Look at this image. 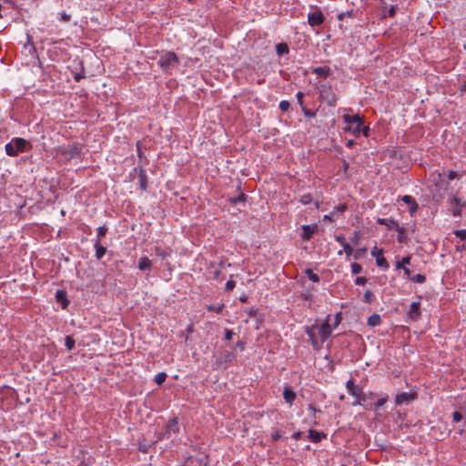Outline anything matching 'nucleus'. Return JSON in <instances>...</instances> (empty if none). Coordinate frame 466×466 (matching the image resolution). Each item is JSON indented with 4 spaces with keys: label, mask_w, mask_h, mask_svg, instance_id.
Here are the masks:
<instances>
[{
    "label": "nucleus",
    "mask_w": 466,
    "mask_h": 466,
    "mask_svg": "<svg viewBox=\"0 0 466 466\" xmlns=\"http://www.w3.org/2000/svg\"><path fill=\"white\" fill-rule=\"evenodd\" d=\"M453 201L456 204V207L452 208L451 213L455 218H459L461 216V208L460 207L459 201L456 198H453Z\"/></svg>",
    "instance_id": "nucleus-29"
},
{
    "label": "nucleus",
    "mask_w": 466,
    "mask_h": 466,
    "mask_svg": "<svg viewBox=\"0 0 466 466\" xmlns=\"http://www.w3.org/2000/svg\"><path fill=\"white\" fill-rule=\"evenodd\" d=\"M234 335V332L231 329H226L225 331V339L230 340Z\"/></svg>",
    "instance_id": "nucleus-63"
},
{
    "label": "nucleus",
    "mask_w": 466,
    "mask_h": 466,
    "mask_svg": "<svg viewBox=\"0 0 466 466\" xmlns=\"http://www.w3.org/2000/svg\"><path fill=\"white\" fill-rule=\"evenodd\" d=\"M341 319H342V317H341V312H339L335 315V318H334V322L333 324L331 325L332 328H337L340 322H341Z\"/></svg>",
    "instance_id": "nucleus-46"
},
{
    "label": "nucleus",
    "mask_w": 466,
    "mask_h": 466,
    "mask_svg": "<svg viewBox=\"0 0 466 466\" xmlns=\"http://www.w3.org/2000/svg\"><path fill=\"white\" fill-rule=\"evenodd\" d=\"M346 389L348 392L356 399H360L362 396L363 389L360 386L356 385L352 379L346 382Z\"/></svg>",
    "instance_id": "nucleus-12"
},
{
    "label": "nucleus",
    "mask_w": 466,
    "mask_h": 466,
    "mask_svg": "<svg viewBox=\"0 0 466 466\" xmlns=\"http://www.w3.org/2000/svg\"><path fill=\"white\" fill-rule=\"evenodd\" d=\"M296 96H297L298 103L299 104V106L301 107L304 106V102H303L304 94L302 92L299 91L297 93Z\"/></svg>",
    "instance_id": "nucleus-58"
},
{
    "label": "nucleus",
    "mask_w": 466,
    "mask_h": 466,
    "mask_svg": "<svg viewBox=\"0 0 466 466\" xmlns=\"http://www.w3.org/2000/svg\"><path fill=\"white\" fill-rule=\"evenodd\" d=\"M351 273L353 275L360 274L362 271V267L360 264L354 262L351 264Z\"/></svg>",
    "instance_id": "nucleus-37"
},
{
    "label": "nucleus",
    "mask_w": 466,
    "mask_h": 466,
    "mask_svg": "<svg viewBox=\"0 0 466 466\" xmlns=\"http://www.w3.org/2000/svg\"><path fill=\"white\" fill-rule=\"evenodd\" d=\"M395 230L398 232V236H397L398 242L400 243V244H407L409 238H408L405 228L401 227V226H400L398 224V226L395 228Z\"/></svg>",
    "instance_id": "nucleus-16"
},
{
    "label": "nucleus",
    "mask_w": 466,
    "mask_h": 466,
    "mask_svg": "<svg viewBox=\"0 0 466 466\" xmlns=\"http://www.w3.org/2000/svg\"><path fill=\"white\" fill-rule=\"evenodd\" d=\"M281 438V435L279 434V431H276L275 433L272 434L271 436V440L272 441H279V439Z\"/></svg>",
    "instance_id": "nucleus-64"
},
{
    "label": "nucleus",
    "mask_w": 466,
    "mask_h": 466,
    "mask_svg": "<svg viewBox=\"0 0 466 466\" xmlns=\"http://www.w3.org/2000/svg\"><path fill=\"white\" fill-rule=\"evenodd\" d=\"M301 228H302V234H301L302 239L309 240L313 237V234L318 229V226L317 225H313V226L303 225Z\"/></svg>",
    "instance_id": "nucleus-13"
},
{
    "label": "nucleus",
    "mask_w": 466,
    "mask_h": 466,
    "mask_svg": "<svg viewBox=\"0 0 466 466\" xmlns=\"http://www.w3.org/2000/svg\"><path fill=\"white\" fill-rule=\"evenodd\" d=\"M366 248H358L355 252H354V258L355 259H359L362 255L365 254L366 252Z\"/></svg>",
    "instance_id": "nucleus-52"
},
{
    "label": "nucleus",
    "mask_w": 466,
    "mask_h": 466,
    "mask_svg": "<svg viewBox=\"0 0 466 466\" xmlns=\"http://www.w3.org/2000/svg\"><path fill=\"white\" fill-rule=\"evenodd\" d=\"M107 232V228L106 226H101L99 228H97L96 229V241L100 242L101 238H104L106 236Z\"/></svg>",
    "instance_id": "nucleus-30"
},
{
    "label": "nucleus",
    "mask_w": 466,
    "mask_h": 466,
    "mask_svg": "<svg viewBox=\"0 0 466 466\" xmlns=\"http://www.w3.org/2000/svg\"><path fill=\"white\" fill-rule=\"evenodd\" d=\"M367 282V279L365 277H357L355 279L356 285H364Z\"/></svg>",
    "instance_id": "nucleus-59"
},
{
    "label": "nucleus",
    "mask_w": 466,
    "mask_h": 466,
    "mask_svg": "<svg viewBox=\"0 0 466 466\" xmlns=\"http://www.w3.org/2000/svg\"><path fill=\"white\" fill-rule=\"evenodd\" d=\"M342 119L344 123L347 124V127H345L344 132H350L355 137H360L361 134V127L363 126V120L359 115H348L345 114L342 116Z\"/></svg>",
    "instance_id": "nucleus-3"
},
{
    "label": "nucleus",
    "mask_w": 466,
    "mask_h": 466,
    "mask_svg": "<svg viewBox=\"0 0 466 466\" xmlns=\"http://www.w3.org/2000/svg\"><path fill=\"white\" fill-rule=\"evenodd\" d=\"M377 223L379 225L386 226L389 229L396 228L398 226V222L393 218H380L377 219Z\"/></svg>",
    "instance_id": "nucleus-19"
},
{
    "label": "nucleus",
    "mask_w": 466,
    "mask_h": 466,
    "mask_svg": "<svg viewBox=\"0 0 466 466\" xmlns=\"http://www.w3.org/2000/svg\"><path fill=\"white\" fill-rule=\"evenodd\" d=\"M388 400V397H383V398H380L376 402H375V407L376 408H380V407H382Z\"/></svg>",
    "instance_id": "nucleus-55"
},
{
    "label": "nucleus",
    "mask_w": 466,
    "mask_h": 466,
    "mask_svg": "<svg viewBox=\"0 0 466 466\" xmlns=\"http://www.w3.org/2000/svg\"><path fill=\"white\" fill-rule=\"evenodd\" d=\"M138 178H139V187H140L141 190H143V191L147 190V176L146 174L145 169L142 167H139Z\"/></svg>",
    "instance_id": "nucleus-20"
},
{
    "label": "nucleus",
    "mask_w": 466,
    "mask_h": 466,
    "mask_svg": "<svg viewBox=\"0 0 466 466\" xmlns=\"http://www.w3.org/2000/svg\"><path fill=\"white\" fill-rule=\"evenodd\" d=\"M326 434L324 432H319L314 430L309 431V439L313 442H319L322 439L326 438Z\"/></svg>",
    "instance_id": "nucleus-21"
},
{
    "label": "nucleus",
    "mask_w": 466,
    "mask_h": 466,
    "mask_svg": "<svg viewBox=\"0 0 466 466\" xmlns=\"http://www.w3.org/2000/svg\"><path fill=\"white\" fill-rule=\"evenodd\" d=\"M397 9V5H391L388 10L387 16L393 17L396 15Z\"/></svg>",
    "instance_id": "nucleus-54"
},
{
    "label": "nucleus",
    "mask_w": 466,
    "mask_h": 466,
    "mask_svg": "<svg viewBox=\"0 0 466 466\" xmlns=\"http://www.w3.org/2000/svg\"><path fill=\"white\" fill-rule=\"evenodd\" d=\"M297 395L292 390L291 387H286L283 391V398L287 403L289 405H292L293 401L295 400Z\"/></svg>",
    "instance_id": "nucleus-17"
},
{
    "label": "nucleus",
    "mask_w": 466,
    "mask_h": 466,
    "mask_svg": "<svg viewBox=\"0 0 466 466\" xmlns=\"http://www.w3.org/2000/svg\"><path fill=\"white\" fill-rule=\"evenodd\" d=\"M410 259H411L410 256L403 257L400 261L396 262V268L400 269V268H407L406 265H409L410 263Z\"/></svg>",
    "instance_id": "nucleus-27"
},
{
    "label": "nucleus",
    "mask_w": 466,
    "mask_h": 466,
    "mask_svg": "<svg viewBox=\"0 0 466 466\" xmlns=\"http://www.w3.org/2000/svg\"><path fill=\"white\" fill-rule=\"evenodd\" d=\"M60 20L62 22L67 23L71 20V15L66 13L65 11L59 13Z\"/></svg>",
    "instance_id": "nucleus-45"
},
{
    "label": "nucleus",
    "mask_w": 466,
    "mask_h": 466,
    "mask_svg": "<svg viewBox=\"0 0 466 466\" xmlns=\"http://www.w3.org/2000/svg\"><path fill=\"white\" fill-rule=\"evenodd\" d=\"M454 235L461 238V240L466 239V230L465 229H457L454 231Z\"/></svg>",
    "instance_id": "nucleus-43"
},
{
    "label": "nucleus",
    "mask_w": 466,
    "mask_h": 466,
    "mask_svg": "<svg viewBox=\"0 0 466 466\" xmlns=\"http://www.w3.org/2000/svg\"><path fill=\"white\" fill-rule=\"evenodd\" d=\"M462 418H463L462 414L461 412H459V411H454L452 413V420H453L454 422L461 421L462 420Z\"/></svg>",
    "instance_id": "nucleus-53"
},
{
    "label": "nucleus",
    "mask_w": 466,
    "mask_h": 466,
    "mask_svg": "<svg viewBox=\"0 0 466 466\" xmlns=\"http://www.w3.org/2000/svg\"><path fill=\"white\" fill-rule=\"evenodd\" d=\"M31 148L30 143L22 137H15L5 147V153L9 157H15L19 153L25 152Z\"/></svg>",
    "instance_id": "nucleus-2"
},
{
    "label": "nucleus",
    "mask_w": 466,
    "mask_h": 466,
    "mask_svg": "<svg viewBox=\"0 0 466 466\" xmlns=\"http://www.w3.org/2000/svg\"><path fill=\"white\" fill-rule=\"evenodd\" d=\"M373 293L370 290H366L364 293L363 301L366 303H371Z\"/></svg>",
    "instance_id": "nucleus-41"
},
{
    "label": "nucleus",
    "mask_w": 466,
    "mask_h": 466,
    "mask_svg": "<svg viewBox=\"0 0 466 466\" xmlns=\"http://www.w3.org/2000/svg\"><path fill=\"white\" fill-rule=\"evenodd\" d=\"M151 265H152V262L147 257H142L138 260V268L142 271L150 269Z\"/></svg>",
    "instance_id": "nucleus-22"
},
{
    "label": "nucleus",
    "mask_w": 466,
    "mask_h": 466,
    "mask_svg": "<svg viewBox=\"0 0 466 466\" xmlns=\"http://www.w3.org/2000/svg\"><path fill=\"white\" fill-rule=\"evenodd\" d=\"M154 251H155V254L156 256L161 258H166L169 256V251L167 250V249H164L160 247H155L154 248Z\"/></svg>",
    "instance_id": "nucleus-28"
},
{
    "label": "nucleus",
    "mask_w": 466,
    "mask_h": 466,
    "mask_svg": "<svg viewBox=\"0 0 466 466\" xmlns=\"http://www.w3.org/2000/svg\"><path fill=\"white\" fill-rule=\"evenodd\" d=\"M301 110H302L304 116L307 117H315L316 116V111L308 109L305 106H302Z\"/></svg>",
    "instance_id": "nucleus-40"
},
{
    "label": "nucleus",
    "mask_w": 466,
    "mask_h": 466,
    "mask_svg": "<svg viewBox=\"0 0 466 466\" xmlns=\"http://www.w3.org/2000/svg\"><path fill=\"white\" fill-rule=\"evenodd\" d=\"M459 91L461 95L466 94V77L460 81Z\"/></svg>",
    "instance_id": "nucleus-48"
},
{
    "label": "nucleus",
    "mask_w": 466,
    "mask_h": 466,
    "mask_svg": "<svg viewBox=\"0 0 466 466\" xmlns=\"http://www.w3.org/2000/svg\"><path fill=\"white\" fill-rule=\"evenodd\" d=\"M447 177L450 180H453L457 177V172L454 170H449Z\"/></svg>",
    "instance_id": "nucleus-62"
},
{
    "label": "nucleus",
    "mask_w": 466,
    "mask_h": 466,
    "mask_svg": "<svg viewBox=\"0 0 466 466\" xmlns=\"http://www.w3.org/2000/svg\"><path fill=\"white\" fill-rule=\"evenodd\" d=\"M179 431L180 426L178 418L174 416L168 420L164 427L163 431L157 435V441L168 440L171 438L172 434H177Z\"/></svg>",
    "instance_id": "nucleus-4"
},
{
    "label": "nucleus",
    "mask_w": 466,
    "mask_h": 466,
    "mask_svg": "<svg viewBox=\"0 0 466 466\" xmlns=\"http://www.w3.org/2000/svg\"><path fill=\"white\" fill-rule=\"evenodd\" d=\"M380 322H381V318L377 313L370 315L367 321L368 325L370 327L379 326L380 324Z\"/></svg>",
    "instance_id": "nucleus-25"
},
{
    "label": "nucleus",
    "mask_w": 466,
    "mask_h": 466,
    "mask_svg": "<svg viewBox=\"0 0 466 466\" xmlns=\"http://www.w3.org/2000/svg\"><path fill=\"white\" fill-rule=\"evenodd\" d=\"M25 49H28V51L30 53H35L36 52V49L33 44V42L31 41L30 37L28 36V42L25 45Z\"/></svg>",
    "instance_id": "nucleus-42"
},
{
    "label": "nucleus",
    "mask_w": 466,
    "mask_h": 466,
    "mask_svg": "<svg viewBox=\"0 0 466 466\" xmlns=\"http://www.w3.org/2000/svg\"><path fill=\"white\" fill-rule=\"evenodd\" d=\"M177 64H179V59L172 51L166 52L158 60V65L164 71L168 70L170 66Z\"/></svg>",
    "instance_id": "nucleus-5"
},
{
    "label": "nucleus",
    "mask_w": 466,
    "mask_h": 466,
    "mask_svg": "<svg viewBox=\"0 0 466 466\" xmlns=\"http://www.w3.org/2000/svg\"><path fill=\"white\" fill-rule=\"evenodd\" d=\"M86 76H85V70H84V67H82L81 69V72L79 73H76L74 75V79L76 81V82H79L81 79L85 78Z\"/></svg>",
    "instance_id": "nucleus-51"
},
{
    "label": "nucleus",
    "mask_w": 466,
    "mask_h": 466,
    "mask_svg": "<svg viewBox=\"0 0 466 466\" xmlns=\"http://www.w3.org/2000/svg\"><path fill=\"white\" fill-rule=\"evenodd\" d=\"M376 263L379 267L383 268L385 269H388L390 267L386 258L383 257V251H378Z\"/></svg>",
    "instance_id": "nucleus-24"
},
{
    "label": "nucleus",
    "mask_w": 466,
    "mask_h": 466,
    "mask_svg": "<svg viewBox=\"0 0 466 466\" xmlns=\"http://www.w3.org/2000/svg\"><path fill=\"white\" fill-rule=\"evenodd\" d=\"M167 374L165 372H159L155 376V382L158 385H161L167 379Z\"/></svg>",
    "instance_id": "nucleus-32"
},
{
    "label": "nucleus",
    "mask_w": 466,
    "mask_h": 466,
    "mask_svg": "<svg viewBox=\"0 0 466 466\" xmlns=\"http://www.w3.org/2000/svg\"><path fill=\"white\" fill-rule=\"evenodd\" d=\"M316 329H318V325H312L310 327L306 328V333L309 336V339L311 342V345L314 349H319L323 342H321V339L319 340L316 336Z\"/></svg>",
    "instance_id": "nucleus-10"
},
{
    "label": "nucleus",
    "mask_w": 466,
    "mask_h": 466,
    "mask_svg": "<svg viewBox=\"0 0 466 466\" xmlns=\"http://www.w3.org/2000/svg\"><path fill=\"white\" fill-rule=\"evenodd\" d=\"M361 239V233L359 230H356L353 232L350 241L352 244L357 245L359 244L360 240Z\"/></svg>",
    "instance_id": "nucleus-33"
},
{
    "label": "nucleus",
    "mask_w": 466,
    "mask_h": 466,
    "mask_svg": "<svg viewBox=\"0 0 466 466\" xmlns=\"http://www.w3.org/2000/svg\"><path fill=\"white\" fill-rule=\"evenodd\" d=\"M56 299L58 303L61 304L63 309L67 308V306L69 304V300L67 299L66 293L65 291L57 290L56 293Z\"/></svg>",
    "instance_id": "nucleus-18"
},
{
    "label": "nucleus",
    "mask_w": 466,
    "mask_h": 466,
    "mask_svg": "<svg viewBox=\"0 0 466 466\" xmlns=\"http://www.w3.org/2000/svg\"><path fill=\"white\" fill-rule=\"evenodd\" d=\"M342 247L347 256H351L353 254L354 250L348 242L345 243Z\"/></svg>",
    "instance_id": "nucleus-47"
},
{
    "label": "nucleus",
    "mask_w": 466,
    "mask_h": 466,
    "mask_svg": "<svg viewBox=\"0 0 466 466\" xmlns=\"http://www.w3.org/2000/svg\"><path fill=\"white\" fill-rule=\"evenodd\" d=\"M214 357L215 360L212 363V369L214 370H225L236 360L237 354L234 350H224Z\"/></svg>",
    "instance_id": "nucleus-1"
},
{
    "label": "nucleus",
    "mask_w": 466,
    "mask_h": 466,
    "mask_svg": "<svg viewBox=\"0 0 466 466\" xmlns=\"http://www.w3.org/2000/svg\"><path fill=\"white\" fill-rule=\"evenodd\" d=\"M94 247L96 249V258L101 259L106 252V248L102 246L98 241L95 242Z\"/></svg>",
    "instance_id": "nucleus-23"
},
{
    "label": "nucleus",
    "mask_w": 466,
    "mask_h": 466,
    "mask_svg": "<svg viewBox=\"0 0 466 466\" xmlns=\"http://www.w3.org/2000/svg\"><path fill=\"white\" fill-rule=\"evenodd\" d=\"M407 316L408 319L412 321H417L420 318L421 310L420 301H414L410 304Z\"/></svg>",
    "instance_id": "nucleus-9"
},
{
    "label": "nucleus",
    "mask_w": 466,
    "mask_h": 466,
    "mask_svg": "<svg viewBox=\"0 0 466 466\" xmlns=\"http://www.w3.org/2000/svg\"><path fill=\"white\" fill-rule=\"evenodd\" d=\"M417 399L416 392H401L396 395L395 402L397 405L408 404Z\"/></svg>",
    "instance_id": "nucleus-11"
},
{
    "label": "nucleus",
    "mask_w": 466,
    "mask_h": 466,
    "mask_svg": "<svg viewBox=\"0 0 466 466\" xmlns=\"http://www.w3.org/2000/svg\"><path fill=\"white\" fill-rule=\"evenodd\" d=\"M299 201L303 205H308V204H309L312 201V197H311L310 194H305V195L301 196Z\"/></svg>",
    "instance_id": "nucleus-39"
},
{
    "label": "nucleus",
    "mask_w": 466,
    "mask_h": 466,
    "mask_svg": "<svg viewBox=\"0 0 466 466\" xmlns=\"http://www.w3.org/2000/svg\"><path fill=\"white\" fill-rule=\"evenodd\" d=\"M229 200L232 204L236 205L239 202H244L246 200V195L244 193H240L238 197L231 198Z\"/></svg>",
    "instance_id": "nucleus-36"
},
{
    "label": "nucleus",
    "mask_w": 466,
    "mask_h": 466,
    "mask_svg": "<svg viewBox=\"0 0 466 466\" xmlns=\"http://www.w3.org/2000/svg\"><path fill=\"white\" fill-rule=\"evenodd\" d=\"M276 52L279 56L287 55L289 52V46L286 43H279L276 46Z\"/></svg>",
    "instance_id": "nucleus-26"
},
{
    "label": "nucleus",
    "mask_w": 466,
    "mask_h": 466,
    "mask_svg": "<svg viewBox=\"0 0 466 466\" xmlns=\"http://www.w3.org/2000/svg\"><path fill=\"white\" fill-rule=\"evenodd\" d=\"M410 280L416 283L422 284L426 281V276L423 274H417L410 278Z\"/></svg>",
    "instance_id": "nucleus-34"
},
{
    "label": "nucleus",
    "mask_w": 466,
    "mask_h": 466,
    "mask_svg": "<svg viewBox=\"0 0 466 466\" xmlns=\"http://www.w3.org/2000/svg\"><path fill=\"white\" fill-rule=\"evenodd\" d=\"M197 462H198V466H208V464H209L208 456L206 455L205 457L198 458Z\"/></svg>",
    "instance_id": "nucleus-38"
},
{
    "label": "nucleus",
    "mask_w": 466,
    "mask_h": 466,
    "mask_svg": "<svg viewBox=\"0 0 466 466\" xmlns=\"http://www.w3.org/2000/svg\"><path fill=\"white\" fill-rule=\"evenodd\" d=\"M235 287H236V282L232 279H229L226 283L225 289L227 291H231L234 289Z\"/></svg>",
    "instance_id": "nucleus-49"
},
{
    "label": "nucleus",
    "mask_w": 466,
    "mask_h": 466,
    "mask_svg": "<svg viewBox=\"0 0 466 466\" xmlns=\"http://www.w3.org/2000/svg\"><path fill=\"white\" fill-rule=\"evenodd\" d=\"M335 240L339 242L341 246H343L346 242L343 235H338L335 237Z\"/></svg>",
    "instance_id": "nucleus-60"
},
{
    "label": "nucleus",
    "mask_w": 466,
    "mask_h": 466,
    "mask_svg": "<svg viewBox=\"0 0 466 466\" xmlns=\"http://www.w3.org/2000/svg\"><path fill=\"white\" fill-rule=\"evenodd\" d=\"M289 106H290V104H289V101H287V100H282V101H280V103H279V109H280L281 111H287V110H289Z\"/></svg>",
    "instance_id": "nucleus-50"
},
{
    "label": "nucleus",
    "mask_w": 466,
    "mask_h": 466,
    "mask_svg": "<svg viewBox=\"0 0 466 466\" xmlns=\"http://www.w3.org/2000/svg\"><path fill=\"white\" fill-rule=\"evenodd\" d=\"M223 307L224 305H219V306H214V305H209L207 307L208 310L209 311H215L217 313H220L223 309Z\"/></svg>",
    "instance_id": "nucleus-44"
},
{
    "label": "nucleus",
    "mask_w": 466,
    "mask_h": 466,
    "mask_svg": "<svg viewBox=\"0 0 466 466\" xmlns=\"http://www.w3.org/2000/svg\"><path fill=\"white\" fill-rule=\"evenodd\" d=\"M320 98L327 103L330 107H334L337 105L338 96L332 91L330 86H322L320 90Z\"/></svg>",
    "instance_id": "nucleus-6"
},
{
    "label": "nucleus",
    "mask_w": 466,
    "mask_h": 466,
    "mask_svg": "<svg viewBox=\"0 0 466 466\" xmlns=\"http://www.w3.org/2000/svg\"><path fill=\"white\" fill-rule=\"evenodd\" d=\"M65 345L68 350H73L75 347V339L70 336H66L65 339Z\"/></svg>",
    "instance_id": "nucleus-35"
},
{
    "label": "nucleus",
    "mask_w": 466,
    "mask_h": 466,
    "mask_svg": "<svg viewBox=\"0 0 466 466\" xmlns=\"http://www.w3.org/2000/svg\"><path fill=\"white\" fill-rule=\"evenodd\" d=\"M323 220H324V221H328V222H333V221L335 220V218H334V213L332 212V213H330V214H329V215H325V216L323 217Z\"/></svg>",
    "instance_id": "nucleus-61"
},
{
    "label": "nucleus",
    "mask_w": 466,
    "mask_h": 466,
    "mask_svg": "<svg viewBox=\"0 0 466 466\" xmlns=\"http://www.w3.org/2000/svg\"><path fill=\"white\" fill-rule=\"evenodd\" d=\"M316 330H318V333L321 339V342H324L330 337L332 332V327L329 324V316H328V318L326 319L322 325H318V329H316Z\"/></svg>",
    "instance_id": "nucleus-7"
},
{
    "label": "nucleus",
    "mask_w": 466,
    "mask_h": 466,
    "mask_svg": "<svg viewBox=\"0 0 466 466\" xmlns=\"http://www.w3.org/2000/svg\"><path fill=\"white\" fill-rule=\"evenodd\" d=\"M324 20L325 16L319 9L308 15V23L312 27L321 25Z\"/></svg>",
    "instance_id": "nucleus-8"
},
{
    "label": "nucleus",
    "mask_w": 466,
    "mask_h": 466,
    "mask_svg": "<svg viewBox=\"0 0 466 466\" xmlns=\"http://www.w3.org/2000/svg\"><path fill=\"white\" fill-rule=\"evenodd\" d=\"M311 72L319 77L327 78L331 74V69L329 66H319L311 68Z\"/></svg>",
    "instance_id": "nucleus-15"
},
{
    "label": "nucleus",
    "mask_w": 466,
    "mask_h": 466,
    "mask_svg": "<svg viewBox=\"0 0 466 466\" xmlns=\"http://www.w3.org/2000/svg\"><path fill=\"white\" fill-rule=\"evenodd\" d=\"M137 156H138L139 159L142 160L145 157V156H144V152L141 148V145H140L139 141L137 143Z\"/></svg>",
    "instance_id": "nucleus-57"
},
{
    "label": "nucleus",
    "mask_w": 466,
    "mask_h": 466,
    "mask_svg": "<svg viewBox=\"0 0 466 466\" xmlns=\"http://www.w3.org/2000/svg\"><path fill=\"white\" fill-rule=\"evenodd\" d=\"M305 273H306V275L308 276V278H309L311 281H313V282H319V275H318V274H316V273H314V272L312 271V269H310V268H307V269L305 270Z\"/></svg>",
    "instance_id": "nucleus-31"
},
{
    "label": "nucleus",
    "mask_w": 466,
    "mask_h": 466,
    "mask_svg": "<svg viewBox=\"0 0 466 466\" xmlns=\"http://www.w3.org/2000/svg\"><path fill=\"white\" fill-rule=\"evenodd\" d=\"M366 401V395L362 392V396L360 399H356V400L352 403L353 406L362 405V402Z\"/></svg>",
    "instance_id": "nucleus-56"
},
{
    "label": "nucleus",
    "mask_w": 466,
    "mask_h": 466,
    "mask_svg": "<svg viewBox=\"0 0 466 466\" xmlns=\"http://www.w3.org/2000/svg\"><path fill=\"white\" fill-rule=\"evenodd\" d=\"M401 200L410 206V213L412 216L419 208V205L416 200L410 195H405L401 198Z\"/></svg>",
    "instance_id": "nucleus-14"
}]
</instances>
